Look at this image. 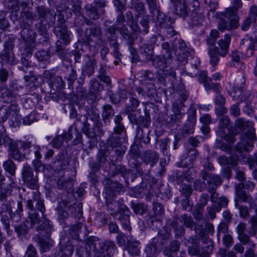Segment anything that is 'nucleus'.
Masks as SVG:
<instances>
[{
    "mask_svg": "<svg viewBox=\"0 0 257 257\" xmlns=\"http://www.w3.org/2000/svg\"><path fill=\"white\" fill-rule=\"evenodd\" d=\"M235 207L239 210L240 217L244 219L248 218L249 216V211L248 207L243 205H240L239 204V200L237 199L235 200Z\"/></svg>",
    "mask_w": 257,
    "mask_h": 257,
    "instance_id": "obj_21",
    "label": "nucleus"
},
{
    "mask_svg": "<svg viewBox=\"0 0 257 257\" xmlns=\"http://www.w3.org/2000/svg\"><path fill=\"white\" fill-rule=\"evenodd\" d=\"M216 17L218 20V29L220 31L235 29L239 26L238 13L231 8H227L224 12L216 13Z\"/></svg>",
    "mask_w": 257,
    "mask_h": 257,
    "instance_id": "obj_2",
    "label": "nucleus"
},
{
    "mask_svg": "<svg viewBox=\"0 0 257 257\" xmlns=\"http://www.w3.org/2000/svg\"><path fill=\"white\" fill-rule=\"evenodd\" d=\"M159 237L161 240L166 241L170 238L171 234L167 229H163L159 232Z\"/></svg>",
    "mask_w": 257,
    "mask_h": 257,
    "instance_id": "obj_54",
    "label": "nucleus"
},
{
    "mask_svg": "<svg viewBox=\"0 0 257 257\" xmlns=\"http://www.w3.org/2000/svg\"><path fill=\"white\" fill-rule=\"evenodd\" d=\"M114 111L111 106L107 104L103 106V110L102 113V116L104 120L109 119L110 117L114 115Z\"/></svg>",
    "mask_w": 257,
    "mask_h": 257,
    "instance_id": "obj_36",
    "label": "nucleus"
},
{
    "mask_svg": "<svg viewBox=\"0 0 257 257\" xmlns=\"http://www.w3.org/2000/svg\"><path fill=\"white\" fill-rule=\"evenodd\" d=\"M96 62L95 60H89L85 65L84 71L88 76H91L94 72Z\"/></svg>",
    "mask_w": 257,
    "mask_h": 257,
    "instance_id": "obj_30",
    "label": "nucleus"
},
{
    "mask_svg": "<svg viewBox=\"0 0 257 257\" xmlns=\"http://www.w3.org/2000/svg\"><path fill=\"white\" fill-rule=\"evenodd\" d=\"M90 91L95 94L102 91L103 89V86L95 78L90 81Z\"/></svg>",
    "mask_w": 257,
    "mask_h": 257,
    "instance_id": "obj_32",
    "label": "nucleus"
},
{
    "mask_svg": "<svg viewBox=\"0 0 257 257\" xmlns=\"http://www.w3.org/2000/svg\"><path fill=\"white\" fill-rule=\"evenodd\" d=\"M257 49V42H253L248 46L246 50V55L247 57H249L252 56L254 53L255 50Z\"/></svg>",
    "mask_w": 257,
    "mask_h": 257,
    "instance_id": "obj_52",
    "label": "nucleus"
},
{
    "mask_svg": "<svg viewBox=\"0 0 257 257\" xmlns=\"http://www.w3.org/2000/svg\"><path fill=\"white\" fill-rule=\"evenodd\" d=\"M74 251V247L71 244L63 245L60 247V251L61 257H70Z\"/></svg>",
    "mask_w": 257,
    "mask_h": 257,
    "instance_id": "obj_29",
    "label": "nucleus"
},
{
    "mask_svg": "<svg viewBox=\"0 0 257 257\" xmlns=\"http://www.w3.org/2000/svg\"><path fill=\"white\" fill-rule=\"evenodd\" d=\"M3 167L12 176L15 175L16 166L12 161L8 160L5 162L3 164Z\"/></svg>",
    "mask_w": 257,
    "mask_h": 257,
    "instance_id": "obj_34",
    "label": "nucleus"
},
{
    "mask_svg": "<svg viewBox=\"0 0 257 257\" xmlns=\"http://www.w3.org/2000/svg\"><path fill=\"white\" fill-rule=\"evenodd\" d=\"M112 198L106 199V206L110 214L121 223L122 227L127 230H131L130 222V211L128 208L122 203L121 201H115Z\"/></svg>",
    "mask_w": 257,
    "mask_h": 257,
    "instance_id": "obj_1",
    "label": "nucleus"
},
{
    "mask_svg": "<svg viewBox=\"0 0 257 257\" xmlns=\"http://www.w3.org/2000/svg\"><path fill=\"white\" fill-rule=\"evenodd\" d=\"M174 7V13L182 17H185L190 11V8L185 0H171Z\"/></svg>",
    "mask_w": 257,
    "mask_h": 257,
    "instance_id": "obj_10",
    "label": "nucleus"
},
{
    "mask_svg": "<svg viewBox=\"0 0 257 257\" xmlns=\"http://www.w3.org/2000/svg\"><path fill=\"white\" fill-rule=\"evenodd\" d=\"M232 6L229 7V8H231L232 10L238 13L243 7V3L241 0H233L232 3Z\"/></svg>",
    "mask_w": 257,
    "mask_h": 257,
    "instance_id": "obj_48",
    "label": "nucleus"
},
{
    "mask_svg": "<svg viewBox=\"0 0 257 257\" xmlns=\"http://www.w3.org/2000/svg\"><path fill=\"white\" fill-rule=\"evenodd\" d=\"M84 133L89 138L91 139H94L96 136L95 128L94 126L93 128L89 127L86 124L84 125L83 128Z\"/></svg>",
    "mask_w": 257,
    "mask_h": 257,
    "instance_id": "obj_42",
    "label": "nucleus"
},
{
    "mask_svg": "<svg viewBox=\"0 0 257 257\" xmlns=\"http://www.w3.org/2000/svg\"><path fill=\"white\" fill-rule=\"evenodd\" d=\"M186 101V98L185 97H178L176 101L173 102L172 107L178 106L179 109H182L184 107H185L184 102Z\"/></svg>",
    "mask_w": 257,
    "mask_h": 257,
    "instance_id": "obj_62",
    "label": "nucleus"
},
{
    "mask_svg": "<svg viewBox=\"0 0 257 257\" xmlns=\"http://www.w3.org/2000/svg\"><path fill=\"white\" fill-rule=\"evenodd\" d=\"M23 212V206L22 201H19L17 203V209L16 213H13L10 214V217L12 220L18 222L19 221L22 217V213Z\"/></svg>",
    "mask_w": 257,
    "mask_h": 257,
    "instance_id": "obj_26",
    "label": "nucleus"
},
{
    "mask_svg": "<svg viewBox=\"0 0 257 257\" xmlns=\"http://www.w3.org/2000/svg\"><path fill=\"white\" fill-rule=\"evenodd\" d=\"M2 59L7 61L8 63H12L15 59L14 54L12 52L9 51L3 55Z\"/></svg>",
    "mask_w": 257,
    "mask_h": 257,
    "instance_id": "obj_61",
    "label": "nucleus"
},
{
    "mask_svg": "<svg viewBox=\"0 0 257 257\" xmlns=\"http://www.w3.org/2000/svg\"><path fill=\"white\" fill-rule=\"evenodd\" d=\"M217 160L218 163L221 166L230 164L232 166H235L237 165V161L236 160H232V159H229L225 155L219 156Z\"/></svg>",
    "mask_w": 257,
    "mask_h": 257,
    "instance_id": "obj_33",
    "label": "nucleus"
},
{
    "mask_svg": "<svg viewBox=\"0 0 257 257\" xmlns=\"http://www.w3.org/2000/svg\"><path fill=\"white\" fill-rule=\"evenodd\" d=\"M210 88L205 89L207 91L212 90L216 94H219L221 90V86L219 83H210Z\"/></svg>",
    "mask_w": 257,
    "mask_h": 257,
    "instance_id": "obj_58",
    "label": "nucleus"
},
{
    "mask_svg": "<svg viewBox=\"0 0 257 257\" xmlns=\"http://www.w3.org/2000/svg\"><path fill=\"white\" fill-rule=\"evenodd\" d=\"M11 190L8 188H0V201H7V197L11 195Z\"/></svg>",
    "mask_w": 257,
    "mask_h": 257,
    "instance_id": "obj_43",
    "label": "nucleus"
},
{
    "mask_svg": "<svg viewBox=\"0 0 257 257\" xmlns=\"http://www.w3.org/2000/svg\"><path fill=\"white\" fill-rule=\"evenodd\" d=\"M248 17H250L253 20V23L257 21V6L251 5L249 8L248 13Z\"/></svg>",
    "mask_w": 257,
    "mask_h": 257,
    "instance_id": "obj_50",
    "label": "nucleus"
},
{
    "mask_svg": "<svg viewBox=\"0 0 257 257\" xmlns=\"http://www.w3.org/2000/svg\"><path fill=\"white\" fill-rule=\"evenodd\" d=\"M244 82V79L243 78L240 84L237 80L235 81L233 84H231L229 82L226 86V89L228 92V94L232 96L240 95L245 85Z\"/></svg>",
    "mask_w": 257,
    "mask_h": 257,
    "instance_id": "obj_13",
    "label": "nucleus"
},
{
    "mask_svg": "<svg viewBox=\"0 0 257 257\" xmlns=\"http://www.w3.org/2000/svg\"><path fill=\"white\" fill-rule=\"evenodd\" d=\"M106 151L104 150H100L97 155V161L101 164H103L106 161Z\"/></svg>",
    "mask_w": 257,
    "mask_h": 257,
    "instance_id": "obj_53",
    "label": "nucleus"
},
{
    "mask_svg": "<svg viewBox=\"0 0 257 257\" xmlns=\"http://www.w3.org/2000/svg\"><path fill=\"white\" fill-rule=\"evenodd\" d=\"M32 198L27 201L26 206L30 210L39 211L43 215L45 212V207L39 192H32Z\"/></svg>",
    "mask_w": 257,
    "mask_h": 257,
    "instance_id": "obj_8",
    "label": "nucleus"
},
{
    "mask_svg": "<svg viewBox=\"0 0 257 257\" xmlns=\"http://www.w3.org/2000/svg\"><path fill=\"white\" fill-rule=\"evenodd\" d=\"M122 188V185L120 183L107 180L105 187L106 199L113 198L118 193L120 192Z\"/></svg>",
    "mask_w": 257,
    "mask_h": 257,
    "instance_id": "obj_11",
    "label": "nucleus"
},
{
    "mask_svg": "<svg viewBox=\"0 0 257 257\" xmlns=\"http://www.w3.org/2000/svg\"><path fill=\"white\" fill-rule=\"evenodd\" d=\"M172 111L174 113V120L173 119V121H179L183 117V115L184 114V111L183 109H179L178 106L172 107Z\"/></svg>",
    "mask_w": 257,
    "mask_h": 257,
    "instance_id": "obj_40",
    "label": "nucleus"
},
{
    "mask_svg": "<svg viewBox=\"0 0 257 257\" xmlns=\"http://www.w3.org/2000/svg\"><path fill=\"white\" fill-rule=\"evenodd\" d=\"M37 114L33 112L32 113L26 116L24 119V123L27 125H30L32 122L36 121Z\"/></svg>",
    "mask_w": 257,
    "mask_h": 257,
    "instance_id": "obj_47",
    "label": "nucleus"
},
{
    "mask_svg": "<svg viewBox=\"0 0 257 257\" xmlns=\"http://www.w3.org/2000/svg\"><path fill=\"white\" fill-rule=\"evenodd\" d=\"M201 176L204 180L207 181L208 187H209V190L211 191L216 189L222 182V179L218 175L212 174L205 170L201 172Z\"/></svg>",
    "mask_w": 257,
    "mask_h": 257,
    "instance_id": "obj_9",
    "label": "nucleus"
},
{
    "mask_svg": "<svg viewBox=\"0 0 257 257\" xmlns=\"http://www.w3.org/2000/svg\"><path fill=\"white\" fill-rule=\"evenodd\" d=\"M128 252L133 255H138L140 252V242L133 241L130 242L127 245Z\"/></svg>",
    "mask_w": 257,
    "mask_h": 257,
    "instance_id": "obj_25",
    "label": "nucleus"
},
{
    "mask_svg": "<svg viewBox=\"0 0 257 257\" xmlns=\"http://www.w3.org/2000/svg\"><path fill=\"white\" fill-rule=\"evenodd\" d=\"M248 223L251 225V228L254 232L257 229V216H252L248 220Z\"/></svg>",
    "mask_w": 257,
    "mask_h": 257,
    "instance_id": "obj_64",
    "label": "nucleus"
},
{
    "mask_svg": "<svg viewBox=\"0 0 257 257\" xmlns=\"http://www.w3.org/2000/svg\"><path fill=\"white\" fill-rule=\"evenodd\" d=\"M170 140L168 138H165L161 141L160 149L162 150L163 153L165 155L167 154V150L168 148V144L169 143Z\"/></svg>",
    "mask_w": 257,
    "mask_h": 257,
    "instance_id": "obj_60",
    "label": "nucleus"
},
{
    "mask_svg": "<svg viewBox=\"0 0 257 257\" xmlns=\"http://www.w3.org/2000/svg\"><path fill=\"white\" fill-rule=\"evenodd\" d=\"M180 243L178 241L174 240L170 243L169 249L167 248L169 252H176L179 250Z\"/></svg>",
    "mask_w": 257,
    "mask_h": 257,
    "instance_id": "obj_57",
    "label": "nucleus"
},
{
    "mask_svg": "<svg viewBox=\"0 0 257 257\" xmlns=\"http://www.w3.org/2000/svg\"><path fill=\"white\" fill-rule=\"evenodd\" d=\"M179 220L186 227L192 228L194 225V222L191 216L186 214L181 215Z\"/></svg>",
    "mask_w": 257,
    "mask_h": 257,
    "instance_id": "obj_31",
    "label": "nucleus"
},
{
    "mask_svg": "<svg viewBox=\"0 0 257 257\" xmlns=\"http://www.w3.org/2000/svg\"><path fill=\"white\" fill-rule=\"evenodd\" d=\"M230 41L231 36L229 34L225 35L223 39L218 41L219 56L225 57L228 54Z\"/></svg>",
    "mask_w": 257,
    "mask_h": 257,
    "instance_id": "obj_15",
    "label": "nucleus"
},
{
    "mask_svg": "<svg viewBox=\"0 0 257 257\" xmlns=\"http://www.w3.org/2000/svg\"><path fill=\"white\" fill-rule=\"evenodd\" d=\"M10 155L12 158L18 161H20L22 158V155L20 153L19 151L15 147L11 148Z\"/></svg>",
    "mask_w": 257,
    "mask_h": 257,
    "instance_id": "obj_59",
    "label": "nucleus"
},
{
    "mask_svg": "<svg viewBox=\"0 0 257 257\" xmlns=\"http://www.w3.org/2000/svg\"><path fill=\"white\" fill-rule=\"evenodd\" d=\"M38 243L41 248V251L46 252L50 250L51 245L49 241L42 238H38Z\"/></svg>",
    "mask_w": 257,
    "mask_h": 257,
    "instance_id": "obj_41",
    "label": "nucleus"
},
{
    "mask_svg": "<svg viewBox=\"0 0 257 257\" xmlns=\"http://www.w3.org/2000/svg\"><path fill=\"white\" fill-rule=\"evenodd\" d=\"M26 255L27 257H38L37 250L32 244L28 245L26 252Z\"/></svg>",
    "mask_w": 257,
    "mask_h": 257,
    "instance_id": "obj_49",
    "label": "nucleus"
},
{
    "mask_svg": "<svg viewBox=\"0 0 257 257\" xmlns=\"http://www.w3.org/2000/svg\"><path fill=\"white\" fill-rule=\"evenodd\" d=\"M83 226V224L82 223H77L71 226L69 233L73 239L77 240L79 239V233Z\"/></svg>",
    "mask_w": 257,
    "mask_h": 257,
    "instance_id": "obj_24",
    "label": "nucleus"
},
{
    "mask_svg": "<svg viewBox=\"0 0 257 257\" xmlns=\"http://www.w3.org/2000/svg\"><path fill=\"white\" fill-rule=\"evenodd\" d=\"M73 186L72 179L69 178L67 180H63V178L60 176L57 181V187L59 189L66 190L70 192Z\"/></svg>",
    "mask_w": 257,
    "mask_h": 257,
    "instance_id": "obj_19",
    "label": "nucleus"
},
{
    "mask_svg": "<svg viewBox=\"0 0 257 257\" xmlns=\"http://www.w3.org/2000/svg\"><path fill=\"white\" fill-rule=\"evenodd\" d=\"M179 190L181 193L184 194L186 197L190 196L193 191L191 186L186 184L181 186Z\"/></svg>",
    "mask_w": 257,
    "mask_h": 257,
    "instance_id": "obj_46",
    "label": "nucleus"
},
{
    "mask_svg": "<svg viewBox=\"0 0 257 257\" xmlns=\"http://www.w3.org/2000/svg\"><path fill=\"white\" fill-rule=\"evenodd\" d=\"M24 184L29 188L35 190L39 188L38 179L34 176L32 168L27 164L24 166L22 172Z\"/></svg>",
    "mask_w": 257,
    "mask_h": 257,
    "instance_id": "obj_7",
    "label": "nucleus"
},
{
    "mask_svg": "<svg viewBox=\"0 0 257 257\" xmlns=\"http://www.w3.org/2000/svg\"><path fill=\"white\" fill-rule=\"evenodd\" d=\"M132 208L136 214H143L147 210V206L143 203H134Z\"/></svg>",
    "mask_w": 257,
    "mask_h": 257,
    "instance_id": "obj_35",
    "label": "nucleus"
},
{
    "mask_svg": "<svg viewBox=\"0 0 257 257\" xmlns=\"http://www.w3.org/2000/svg\"><path fill=\"white\" fill-rule=\"evenodd\" d=\"M208 54L210 57V62L212 66L215 67L219 61V48L217 47H214L208 50Z\"/></svg>",
    "mask_w": 257,
    "mask_h": 257,
    "instance_id": "obj_18",
    "label": "nucleus"
},
{
    "mask_svg": "<svg viewBox=\"0 0 257 257\" xmlns=\"http://www.w3.org/2000/svg\"><path fill=\"white\" fill-rule=\"evenodd\" d=\"M54 32L58 36L64 41L66 45L70 43V32L67 30L65 27L59 26L56 27Z\"/></svg>",
    "mask_w": 257,
    "mask_h": 257,
    "instance_id": "obj_17",
    "label": "nucleus"
},
{
    "mask_svg": "<svg viewBox=\"0 0 257 257\" xmlns=\"http://www.w3.org/2000/svg\"><path fill=\"white\" fill-rule=\"evenodd\" d=\"M142 159L146 165H149L151 167H153L158 162L159 156L155 151H149L142 155Z\"/></svg>",
    "mask_w": 257,
    "mask_h": 257,
    "instance_id": "obj_14",
    "label": "nucleus"
},
{
    "mask_svg": "<svg viewBox=\"0 0 257 257\" xmlns=\"http://www.w3.org/2000/svg\"><path fill=\"white\" fill-rule=\"evenodd\" d=\"M154 61V65L162 71H165L167 68L168 64L164 56H159L156 57Z\"/></svg>",
    "mask_w": 257,
    "mask_h": 257,
    "instance_id": "obj_20",
    "label": "nucleus"
},
{
    "mask_svg": "<svg viewBox=\"0 0 257 257\" xmlns=\"http://www.w3.org/2000/svg\"><path fill=\"white\" fill-rule=\"evenodd\" d=\"M64 141H65L64 137L62 135L56 136L51 141L52 146L53 148L59 149L62 146Z\"/></svg>",
    "mask_w": 257,
    "mask_h": 257,
    "instance_id": "obj_38",
    "label": "nucleus"
},
{
    "mask_svg": "<svg viewBox=\"0 0 257 257\" xmlns=\"http://www.w3.org/2000/svg\"><path fill=\"white\" fill-rule=\"evenodd\" d=\"M204 208L202 207L198 206L195 208L193 213L194 217L196 220H200L203 217V212Z\"/></svg>",
    "mask_w": 257,
    "mask_h": 257,
    "instance_id": "obj_56",
    "label": "nucleus"
},
{
    "mask_svg": "<svg viewBox=\"0 0 257 257\" xmlns=\"http://www.w3.org/2000/svg\"><path fill=\"white\" fill-rule=\"evenodd\" d=\"M253 22V20L250 17H247L244 20L241 25V29L243 31H247L250 27L251 24Z\"/></svg>",
    "mask_w": 257,
    "mask_h": 257,
    "instance_id": "obj_55",
    "label": "nucleus"
},
{
    "mask_svg": "<svg viewBox=\"0 0 257 257\" xmlns=\"http://www.w3.org/2000/svg\"><path fill=\"white\" fill-rule=\"evenodd\" d=\"M219 33L217 30H212L209 35L207 37L206 43L208 45L214 46L217 39L219 37Z\"/></svg>",
    "mask_w": 257,
    "mask_h": 257,
    "instance_id": "obj_27",
    "label": "nucleus"
},
{
    "mask_svg": "<svg viewBox=\"0 0 257 257\" xmlns=\"http://www.w3.org/2000/svg\"><path fill=\"white\" fill-rule=\"evenodd\" d=\"M107 145L111 147H118L121 145L120 138L118 136H111L108 138L107 142Z\"/></svg>",
    "mask_w": 257,
    "mask_h": 257,
    "instance_id": "obj_37",
    "label": "nucleus"
},
{
    "mask_svg": "<svg viewBox=\"0 0 257 257\" xmlns=\"http://www.w3.org/2000/svg\"><path fill=\"white\" fill-rule=\"evenodd\" d=\"M1 222L3 223V225L5 229L7 230V232L9 234H11L12 232V230H10V223L9 221V218L7 215H3L2 216L1 219Z\"/></svg>",
    "mask_w": 257,
    "mask_h": 257,
    "instance_id": "obj_51",
    "label": "nucleus"
},
{
    "mask_svg": "<svg viewBox=\"0 0 257 257\" xmlns=\"http://www.w3.org/2000/svg\"><path fill=\"white\" fill-rule=\"evenodd\" d=\"M235 124L239 129L246 131L245 138L248 140V141H243V143L238 144L237 149L240 152L249 151V148L253 147V144L256 140L253 123L249 120H245L243 118H238L236 120Z\"/></svg>",
    "mask_w": 257,
    "mask_h": 257,
    "instance_id": "obj_3",
    "label": "nucleus"
},
{
    "mask_svg": "<svg viewBox=\"0 0 257 257\" xmlns=\"http://www.w3.org/2000/svg\"><path fill=\"white\" fill-rule=\"evenodd\" d=\"M238 238L240 241L244 244L249 243L250 247H254L255 244L253 242H252L249 239V236L246 234L242 233L240 235H238Z\"/></svg>",
    "mask_w": 257,
    "mask_h": 257,
    "instance_id": "obj_45",
    "label": "nucleus"
},
{
    "mask_svg": "<svg viewBox=\"0 0 257 257\" xmlns=\"http://www.w3.org/2000/svg\"><path fill=\"white\" fill-rule=\"evenodd\" d=\"M51 83L53 89L58 90L62 89L64 85V82L62 77L58 76L52 77L51 79Z\"/></svg>",
    "mask_w": 257,
    "mask_h": 257,
    "instance_id": "obj_28",
    "label": "nucleus"
},
{
    "mask_svg": "<svg viewBox=\"0 0 257 257\" xmlns=\"http://www.w3.org/2000/svg\"><path fill=\"white\" fill-rule=\"evenodd\" d=\"M208 198L209 196L207 194H202L200 197L199 205H198V206L202 207L203 208L204 206L206 205L208 201Z\"/></svg>",
    "mask_w": 257,
    "mask_h": 257,
    "instance_id": "obj_63",
    "label": "nucleus"
},
{
    "mask_svg": "<svg viewBox=\"0 0 257 257\" xmlns=\"http://www.w3.org/2000/svg\"><path fill=\"white\" fill-rule=\"evenodd\" d=\"M153 214L152 215L153 218L156 220H160L162 218L164 214V209L162 205L159 203H154L153 204Z\"/></svg>",
    "mask_w": 257,
    "mask_h": 257,
    "instance_id": "obj_22",
    "label": "nucleus"
},
{
    "mask_svg": "<svg viewBox=\"0 0 257 257\" xmlns=\"http://www.w3.org/2000/svg\"><path fill=\"white\" fill-rule=\"evenodd\" d=\"M87 244L93 247L94 257H112L114 252L115 244L110 240L100 241L98 237L91 236Z\"/></svg>",
    "mask_w": 257,
    "mask_h": 257,
    "instance_id": "obj_5",
    "label": "nucleus"
},
{
    "mask_svg": "<svg viewBox=\"0 0 257 257\" xmlns=\"http://www.w3.org/2000/svg\"><path fill=\"white\" fill-rule=\"evenodd\" d=\"M235 192L236 196L238 198L237 199L238 200L239 199L243 202L249 203L250 204V209L253 207L254 203L253 199L250 196V195L247 194L245 191L242 190L239 185L235 186Z\"/></svg>",
    "mask_w": 257,
    "mask_h": 257,
    "instance_id": "obj_16",
    "label": "nucleus"
},
{
    "mask_svg": "<svg viewBox=\"0 0 257 257\" xmlns=\"http://www.w3.org/2000/svg\"><path fill=\"white\" fill-rule=\"evenodd\" d=\"M196 122L195 112H192V114L188 115V120L181 130V133L183 137L186 138L194 133Z\"/></svg>",
    "mask_w": 257,
    "mask_h": 257,
    "instance_id": "obj_12",
    "label": "nucleus"
},
{
    "mask_svg": "<svg viewBox=\"0 0 257 257\" xmlns=\"http://www.w3.org/2000/svg\"><path fill=\"white\" fill-rule=\"evenodd\" d=\"M198 80L200 83H202L205 89H209L210 83L211 82V79L207 76V72L202 71L198 74Z\"/></svg>",
    "mask_w": 257,
    "mask_h": 257,
    "instance_id": "obj_23",
    "label": "nucleus"
},
{
    "mask_svg": "<svg viewBox=\"0 0 257 257\" xmlns=\"http://www.w3.org/2000/svg\"><path fill=\"white\" fill-rule=\"evenodd\" d=\"M206 238H204V242L205 241ZM207 245L204 246V248L205 250V252L202 253L200 254L201 257H209L211 252L213 250V244L211 240H209L208 238H207Z\"/></svg>",
    "mask_w": 257,
    "mask_h": 257,
    "instance_id": "obj_39",
    "label": "nucleus"
},
{
    "mask_svg": "<svg viewBox=\"0 0 257 257\" xmlns=\"http://www.w3.org/2000/svg\"><path fill=\"white\" fill-rule=\"evenodd\" d=\"M15 231L19 236L24 235L28 233V227L25 224H20L15 227Z\"/></svg>",
    "mask_w": 257,
    "mask_h": 257,
    "instance_id": "obj_44",
    "label": "nucleus"
},
{
    "mask_svg": "<svg viewBox=\"0 0 257 257\" xmlns=\"http://www.w3.org/2000/svg\"><path fill=\"white\" fill-rule=\"evenodd\" d=\"M63 203L64 204V208H58V216L60 219H65L68 217L69 215L74 217L82 215L81 205H76L75 202L71 203L66 200L63 201Z\"/></svg>",
    "mask_w": 257,
    "mask_h": 257,
    "instance_id": "obj_6",
    "label": "nucleus"
},
{
    "mask_svg": "<svg viewBox=\"0 0 257 257\" xmlns=\"http://www.w3.org/2000/svg\"><path fill=\"white\" fill-rule=\"evenodd\" d=\"M28 214L31 227H34L36 224H39L43 219L42 223L36 228V230L42 237L49 238L51 234L53 227L50 221L46 218L45 213L42 215L39 211L31 210H29Z\"/></svg>",
    "mask_w": 257,
    "mask_h": 257,
    "instance_id": "obj_4",
    "label": "nucleus"
}]
</instances>
